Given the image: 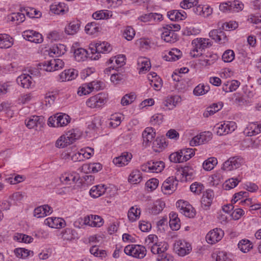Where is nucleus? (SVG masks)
Listing matches in <instances>:
<instances>
[{
	"mask_svg": "<svg viewBox=\"0 0 261 261\" xmlns=\"http://www.w3.org/2000/svg\"><path fill=\"white\" fill-rule=\"evenodd\" d=\"M78 72L74 69L65 70L60 75V82L71 81L75 79L77 76Z\"/></svg>",
	"mask_w": 261,
	"mask_h": 261,
	"instance_id": "nucleus-17",
	"label": "nucleus"
},
{
	"mask_svg": "<svg viewBox=\"0 0 261 261\" xmlns=\"http://www.w3.org/2000/svg\"><path fill=\"white\" fill-rule=\"evenodd\" d=\"M182 53L177 48H173L168 53V55L164 56V59L167 61H175L181 58Z\"/></svg>",
	"mask_w": 261,
	"mask_h": 261,
	"instance_id": "nucleus-24",
	"label": "nucleus"
},
{
	"mask_svg": "<svg viewBox=\"0 0 261 261\" xmlns=\"http://www.w3.org/2000/svg\"><path fill=\"white\" fill-rule=\"evenodd\" d=\"M88 84H83L82 86H80L77 91V94L80 96L86 95L91 93V90L90 89Z\"/></svg>",
	"mask_w": 261,
	"mask_h": 261,
	"instance_id": "nucleus-58",
	"label": "nucleus"
},
{
	"mask_svg": "<svg viewBox=\"0 0 261 261\" xmlns=\"http://www.w3.org/2000/svg\"><path fill=\"white\" fill-rule=\"evenodd\" d=\"M17 83L24 88H29L32 84V78L29 74H21L16 79Z\"/></svg>",
	"mask_w": 261,
	"mask_h": 261,
	"instance_id": "nucleus-19",
	"label": "nucleus"
},
{
	"mask_svg": "<svg viewBox=\"0 0 261 261\" xmlns=\"http://www.w3.org/2000/svg\"><path fill=\"white\" fill-rule=\"evenodd\" d=\"M243 163L244 160L241 156L231 157L223 163L222 169L226 171H231L239 168Z\"/></svg>",
	"mask_w": 261,
	"mask_h": 261,
	"instance_id": "nucleus-7",
	"label": "nucleus"
},
{
	"mask_svg": "<svg viewBox=\"0 0 261 261\" xmlns=\"http://www.w3.org/2000/svg\"><path fill=\"white\" fill-rule=\"evenodd\" d=\"M22 36L25 40L35 43H41L43 41L42 35L33 30L24 31Z\"/></svg>",
	"mask_w": 261,
	"mask_h": 261,
	"instance_id": "nucleus-12",
	"label": "nucleus"
},
{
	"mask_svg": "<svg viewBox=\"0 0 261 261\" xmlns=\"http://www.w3.org/2000/svg\"><path fill=\"white\" fill-rule=\"evenodd\" d=\"M142 179L141 173L138 170H133L128 178V181L133 184L140 182Z\"/></svg>",
	"mask_w": 261,
	"mask_h": 261,
	"instance_id": "nucleus-35",
	"label": "nucleus"
},
{
	"mask_svg": "<svg viewBox=\"0 0 261 261\" xmlns=\"http://www.w3.org/2000/svg\"><path fill=\"white\" fill-rule=\"evenodd\" d=\"M71 144L70 139L67 138L66 135H63L59 138L56 143V146L59 148H64Z\"/></svg>",
	"mask_w": 261,
	"mask_h": 261,
	"instance_id": "nucleus-46",
	"label": "nucleus"
},
{
	"mask_svg": "<svg viewBox=\"0 0 261 261\" xmlns=\"http://www.w3.org/2000/svg\"><path fill=\"white\" fill-rule=\"evenodd\" d=\"M14 252L17 257L22 258H25L30 255L31 253H33V251L22 248H16Z\"/></svg>",
	"mask_w": 261,
	"mask_h": 261,
	"instance_id": "nucleus-45",
	"label": "nucleus"
},
{
	"mask_svg": "<svg viewBox=\"0 0 261 261\" xmlns=\"http://www.w3.org/2000/svg\"><path fill=\"white\" fill-rule=\"evenodd\" d=\"M90 252L92 254L97 257H103L106 255V251L103 250H99L96 246H92L90 249Z\"/></svg>",
	"mask_w": 261,
	"mask_h": 261,
	"instance_id": "nucleus-55",
	"label": "nucleus"
},
{
	"mask_svg": "<svg viewBox=\"0 0 261 261\" xmlns=\"http://www.w3.org/2000/svg\"><path fill=\"white\" fill-rule=\"evenodd\" d=\"M112 50V46L107 42H97L95 43V48H91V56L89 57L92 60H98L100 57V54H107Z\"/></svg>",
	"mask_w": 261,
	"mask_h": 261,
	"instance_id": "nucleus-3",
	"label": "nucleus"
},
{
	"mask_svg": "<svg viewBox=\"0 0 261 261\" xmlns=\"http://www.w3.org/2000/svg\"><path fill=\"white\" fill-rule=\"evenodd\" d=\"M101 169L102 166L99 163L84 164L82 166V170L85 171L86 169H87L88 171H86V172H92L93 173H96L100 171Z\"/></svg>",
	"mask_w": 261,
	"mask_h": 261,
	"instance_id": "nucleus-30",
	"label": "nucleus"
},
{
	"mask_svg": "<svg viewBox=\"0 0 261 261\" xmlns=\"http://www.w3.org/2000/svg\"><path fill=\"white\" fill-rule=\"evenodd\" d=\"M210 89L208 86L199 84L193 90V94L196 96L202 95L207 93Z\"/></svg>",
	"mask_w": 261,
	"mask_h": 261,
	"instance_id": "nucleus-47",
	"label": "nucleus"
},
{
	"mask_svg": "<svg viewBox=\"0 0 261 261\" xmlns=\"http://www.w3.org/2000/svg\"><path fill=\"white\" fill-rule=\"evenodd\" d=\"M45 124V120L42 116H33L27 121L25 120L26 126L29 129L42 128Z\"/></svg>",
	"mask_w": 261,
	"mask_h": 261,
	"instance_id": "nucleus-11",
	"label": "nucleus"
},
{
	"mask_svg": "<svg viewBox=\"0 0 261 261\" xmlns=\"http://www.w3.org/2000/svg\"><path fill=\"white\" fill-rule=\"evenodd\" d=\"M168 18L172 21H178V10H173L170 11L167 13Z\"/></svg>",
	"mask_w": 261,
	"mask_h": 261,
	"instance_id": "nucleus-63",
	"label": "nucleus"
},
{
	"mask_svg": "<svg viewBox=\"0 0 261 261\" xmlns=\"http://www.w3.org/2000/svg\"><path fill=\"white\" fill-rule=\"evenodd\" d=\"M80 23L78 21L70 22L65 28V32L67 35H73L79 30Z\"/></svg>",
	"mask_w": 261,
	"mask_h": 261,
	"instance_id": "nucleus-28",
	"label": "nucleus"
},
{
	"mask_svg": "<svg viewBox=\"0 0 261 261\" xmlns=\"http://www.w3.org/2000/svg\"><path fill=\"white\" fill-rule=\"evenodd\" d=\"M106 190L104 185L93 186L90 191V195L93 198H97L105 194Z\"/></svg>",
	"mask_w": 261,
	"mask_h": 261,
	"instance_id": "nucleus-23",
	"label": "nucleus"
},
{
	"mask_svg": "<svg viewBox=\"0 0 261 261\" xmlns=\"http://www.w3.org/2000/svg\"><path fill=\"white\" fill-rule=\"evenodd\" d=\"M48 38L50 39L51 41H57L61 39L63 37V34L56 31H54L51 32H50L48 35Z\"/></svg>",
	"mask_w": 261,
	"mask_h": 261,
	"instance_id": "nucleus-61",
	"label": "nucleus"
},
{
	"mask_svg": "<svg viewBox=\"0 0 261 261\" xmlns=\"http://www.w3.org/2000/svg\"><path fill=\"white\" fill-rule=\"evenodd\" d=\"M181 174L185 177L186 180H190L193 177L194 171L191 167L186 166L182 168Z\"/></svg>",
	"mask_w": 261,
	"mask_h": 261,
	"instance_id": "nucleus-52",
	"label": "nucleus"
},
{
	"mask_svg": "<svg viewBox=\"0 0 261 261\" xmlns=\"http://www.w3.org/2000/svg\"><path fill=\"white\" fill-rule=\"evenodd\" d=\"M176 206L180 212L188 218H194L196 215V211L194 207L187 201L178 200L176 202Z\"/></svg>",
	"mask_w": 261,
	"mask_h": 261,
	"instance_id": "nucleus-8",
	"label": "nucleus"
},
{
	"mask_svg": "<svg viewBox=\"0 0 261 261\" xmlns=\"http://www.w3.org/2000/svg\"><path fill=\"white\" fill-rule=\"evenodd\" d=\"M234 59V53L232 50H226L222 55V59L225 62H230Z\"/></svg>",
	"mask_w": 261,
	"mask_h": 261,
	"instance_id": "nucleus-56",
	"label": "nucleus"
},
{
	"mask_svg": "<svg viewBox=\"0 0 261 261\" xmlns=\"http://www.w3.org/2000/svg\"><path fill=\"white\" fill-rule=\"evenodd\" d=\"M204 186L200 182H195L190 186L191 192L198 195L204 191Z\"/></svg>",
	"mask_w": 261,
	"mask_h": 261,
	"instance_id": "nucleus-50",
	"label": "nucleus"
},
{
	"mask_svg": "<svg viewBox=\"0 0 261 261\" xmlns=\"http://www.w3.org/2000/svg\"><path fill=\"white\" fill-rule=\"evenodd\" d=\"M66 46L62 44H58L54 45L50 48L49 55L50 56H53L54 55H56L60 56L64 55L66 52Z\"/></svg>",
	"mask_w": 261,
	"mask_h": 261,
	"instance_id": "nucleus-26",
	"label": "nucleus"
},
{
	"mask_svg": "<svg viewBox=\"0 0 261 261\" xmlns=\"http://www.w3.org/2000/svg\"><path fill=\"white\" fill-rule=\"evenodd\" d=\"M12 38L7 34H0V48H8L12 46L13 42L11 41Z\"/></svg>",
	"mask_w": 261,
	"mask_h": 261,
	"instance_id": "nucleus-31",
	"label": "nucleus"
},
{
	"mask_svg": "<svg viewBox=\"0 0 261 261\" xmlns=\"http://www.w3.org/2000/svg\"><path fill=\"white\" fill-rule=\"evenodd\" d=\"M146 248L140 245H134V257L142 259L143 258L146 254Z\"/></svg>",
	"mask_w": 261,
	"mask_h": 261,
	"instance_id": "nucleus-34",
	"label": "nucleus"
},
{
	"mask_svg": "<svg viewBox=\"0 0 261 261\" xmlns=\"http://www.w3.org/2000/svg\"><path fill=\"white\" fill-rule=\"evenodd\" d=\"M192 45L193 48L191 52V55L193 57H197L199 55H202V51L206 47H210L212 43L210 41L209 39L203 38H197L192 41Z\"/></svg>",
	"mask_w": 261,
	"mask_h": 261,
	"instance_id": "nucleus-1",
	"label": "nucleus"
},
{
	"mask_svg": "<svg viewBox=\"0 0 261 261\" xmlns=\"http://www.w3.org/2000/svg\"><path fill=\"white\" fill-rule=\"evenodd\" d=\"M212 261H228V257L224 251H216L212 255Z\"/></svg>",
	"mask_w": 261,
	"mask_h": 261,
	"instance_id": "nucleus-43",
	"label": "nucleus"
},
{
	"mask_svg": "<svg viewBox=\"0 0 261 261\" xmlns=\"http://www.w3.org/2000/svg\"><path fill=\"white\" fill-rule=\"evenodd\" d=\"M141 64L140 67L139 73H144L148 71L150 67L151 64L150 61L146 58H141L138 61V64Z\"/></svg>",
	"mask_w": 261,
	"mask_h": 261,
	"instance_id": "nucleus-39",
	"label": "nucleus"
},
{
	"mask_svg": "<svg viewBox=\"0 0 261 261\" xmlns=\"http://www.w3.org/2000/svg\"><path fill=\"white\" fill-rule=\"evenodd\" d=\"M217 160L216 158L211 157L205 161L203 163V169L207 171L212 170L217 164Z\"/></svg>",
	"mask_w": 261,
	"mask_h": 261,
	"instance_id": "nucleus-41",
	"label": "nucleus"
},
{
	"mask_svg": "<svg viewBox=\"0 0 261 261\" xmlns=\"http://www.w3.org/2000/svg\"><path fill=\"white\" fill-rule=\"evenodd\" d=\"M89 55L88 51L83 48H78L74 50V58L78 62L84 61Z\"/></svg>",
	"mask_w": 261,
	"mask_h": 261,
	"instance_id": "nucleus-27",
	"label": "nucleus"
},
{
	"mask_svg": "<svg viewBox=\"0 0 261 261\" xmlns=\"http://www.w3.org/2000/svg\"><path fill=\"white\" fill-rule=\"evenodd\" d=\"M23 11L30 18H40L41 16V12L34 8L27 7L24 8Z\"/></svg>",
	"mask_w": 261,
	"mask_h": 261,
	"instance_id": "nucleus-42",
	"label": "nucleus"
},
{
	"mask_svg": "<svg viewBox=\"0 0 261 261\" xmlns=\"http://www.w3.org/2000/svg\"><path fill=\"white\" fill-rule=\"evenodd\" d=\"M80 176L76 172H72L70 173H65L62 175L60 178L61 181L66 184H71V182L74 183L79 180Z\"/></svg>",
	"mask_w": 261,
	"mask_h": 261,
	"instance_id": "nucleus-22",
	"label": "nucleus"
},
{
	"mask_svg": "<svg viewBox=\"0 0 261 261\" xmlns=\"http://www.w3.org/2000/svg\"><path fill=\"white\" fill-rule=\"evenodd\" d=\"M158 261H173V257L170 254L163 252V253L158 255L157 258Z\"/></svg>",
	"mask_w": 261,
	"mask_h": 261,
	"instance_id": "nucleus-64",
	"label": "nucleus"
},
{
	"mask_svg": "<svg viewBox=\"0 0 261 261\" xmlns=\"http://www.w3.org/2000/svg\"><path fill=\"white\" fill-rule=\"evenodd\" d=\"M175 96L168 97L163 102V106L168 107L169 109H173L176 105L175 102Z\"/></svg>",
	"mask_w": 261,
	"mask_h": 261,
	"instance_id": "nucleus-60",
	"label": "nucleus"
},
{
	"mask_svg": "<svg viewBox=\"0 0 261 261\" xmlns=\"http://www.w3.org/2000/svg\"><path fill=\"white\" fill-rule=\"evenodd\" d=\"M8 19L18 25L24 21L25 15L22 13H13L8 16Z\"/></svg>",
	"mask_w": 261,
	"mask_h": 261,
	"instance_id": "nucleus-36",
	"label": "nucleus"
},
{
	"mask_svg": "<svg viewBox=\"0 0 261 261\" xmlns=\"http://www.w3.org/2000/svg\"><path fill=\"white\" fill-rule=\"evenodd\" d=\"M54 59L46 61L39 64L40 68L46 71H55V65L53 62Z\"/></svg>",
	"mask_w": 261,
	"mask_h": 261,
	"instance_id": "nucleus-40",
	"label": "nucleus"
},
{
	"mask_svg": "<svg viewBox=\"0 0 261 261\" xmlns=\"http://www.w3.org/2000/svg\"><path fill=\"white\" fill-rule=\"evenodd\" d=\"M223 104L222 102L219 103H213L212 106L208 107L203 113V116L204 117H208L211 115L214 114L216 112H218L222 109Z\"/></svg>",
	"mask_w": 261,
	"mask_h": 261,
	"instance_id": "nucleus-29",
	"label": "nucleus"
},
{
	"mask_svg": "<svg viewBox=\"0 0 261 261\" xmlns=\"http://www.w3.org/2000/svg\"><path fill=\"white\" fill-rule=\"evenodd\" d=\"M230 6L231 7L232 11H239L243 9L244 5L238 1L230 2Z\"/></svg>",
	"mask_w": 261,
	"mask_h": 261,
	"instance_id": "nucleus-62",
	"label": "nucleus"
},
{
	"mask_svg": "<svg viewBox=\"0 0 261 261\" xmlns=\"http://www.w3.org/2000/svg\"><path fill=\"white\" fill-rule=\"evenodd\" d=\"M224 234L222 229L215 228L210 231L206 236V240L208 244H213L221 240Z\"/></svg>",
	"mask_w": 261,
	"mask_h": 261,
	"instance_id": "nucleus-14",
	"label": "nucleus"
},
{
	"mask_svg": "<svg viewBox=\"0 0 261 261\" xmlns=\"http://www.w3.org/2000/svg\"><path fill=\"white\" fill-rule=\"evenodd\" d=\"M177 185L178 180L175 177H169L163 183L162 190L165 194H170L176 189Z\"/></svg>",
	"mask_w": 261,
	"mask_h": 261,
	"instance_id": "nucleus-10",
	"label": "nucleus"
},
{
	"mask_svg": "<svg viewBox=\"0 0 261 261\" xmlns=\"http://www.w3.org/2000/svg\"><path fill=\"white\" fill-rule=\"evenodd\" d=\"M70 117L65 113H57L53 117L48 118V124L53 127H62L67 125L70 121Z\"/></svg>",
	"mask_w": 261,
	"mask_h": 261,
	"instance_id": "nucleus-4",
	"label": "nucleus"
},
{
	"mask_svg": "<svg viewBox=\"0 0 261 261\" xmlns=\"http://www.w3.org/2000/svg\"><path fill=\"white\" fill-rule=\"evenodd\" d=\"M215 127L217 129V134L222 136L233 132L237 127V125L234 122L229 121L227 123L217 124Z\"/></svg>",
	"mask_w": 261,
	"mask_h": 261,
	"instance_id": "nucleus-9",
	"label": "nucleus"
},
{
	"mask_svg": "<svg viewBox=\"0 0 261 261\" xmlns=\"http://www.w3.org/2000/svg\"><path fill=\"white\" fill-rule=\"evenodd\" d=\"M92 17L94 19L97 20L108 19L109 17V14L108 11H100L94 13L92 15Z\"/></svg>",
	"mask_w": 261,
	"mask_h": 261,
	"instance_id": "nucleus-57",
	"label": "nucleus"
},
{
	"mask_svg": "<svg viewBox=\"0 0 261 261\" xmlns=\"http://www.w3.org/2000/svg\"><path fill=\"white\" fill-rule=\"evenodd\" d=\"M45 225L54 228H61L66 225L65 220L61 218L48 217L44 221Z\"/></svg>",
	"mask_w": 261,
	"mask_h": 261,
	"instance_id": "nucleus-15",
	"label": "nucleus"
},
{
	"mask_svg": "<svg viewBox=\"0 0 261 261\" xmlns=\"http://www.w3.org/2000/svg\"><path fill=\"white\" fill-rule=\"evenodd\" d=\"M198 3V0H184L180 2V6L182 9H187L194 7Z\"/></svg>",
	"mask_w": 261,
	"mask_h": 261,
	"instance_id": "nucleus-51",
	"label": "nucleus"
},
{
	"mask_svg": "<svg viewBox=\"0 0 261 261\" xmlns=\"http://www.w3.org/2000/svg\"><path fill=\"white\" fill-rule=\"evenodd\" d=\"M155 136V133L152 127H147L142 133L143 144L145 146H149Z\"/></svg>",
	"mask_w": 261,
	"mask_h": 261,
	"instance_id": "nucleus-16",
	"label": "nucleus"
},
{
	"mask_svg": "<svg viewBox=\"0 0 261 261\" xmlns=\"http://www.w3.org/2000/svg\"><path fill=\"white\" fill-rule=\"evenodd\" d=\"M135 35V31L134 29L132 27H126L123 33V36L125 38L126 40L130 41L134 38Z\"/></svg>",
	"mask_w": 261,
	"mask_h": 261,
	"instance_id": "nucleus-54",
	"label": "nucleus"
},
{
	"mask_svg": "<svg viewBox=\"0 0 261 261\" xmlns=\"http://www.w3.org/2000/svg\"><path fill=\"white\" fill-rule=\"evenodd\" d=\"M212 139V134L209 132H204L194 137L190 142L191 146H195L205 143Z\"/></svg>",
	"mask_w": 261,
	"mask_h": 261,
	"instance_id": "nucleus-13",
	"label": "nucleus"
},
{
	"mask_svg": "<svg viewBox=\"0 0 261 261\" xmlns=\"http://www.w3.org/2000/svg\"><path fill=\"white\" fill-rule=\"evenodd\" d=\"M132 158V155L131 153L124 152L121 156L114 158L113 162L115 165L119 167H121L123 165H127Z\"/></svg>",
	"mask_w": 261,
	"mask_h": 261,
	"instance_id": "nucleus-18",
	"label": "nucleus"
},
{
	"mask_svg": "<svg viewBox=\"0 0 261 261\" xmlns=\"http://www.w3.org/2000/svg\"><path fill=\"white\" fill-rule=\"evenodd\" d=\"M174 250L179 256H184L191 252L192 246L186 241L179 240L174 244Z\"/></svg>",
	"mask_w": 261,
	"mask_h": 261,
	"instance_id": "nucleus-6",
	"label": "nucleus"
},
{
	"mask_svg": "<svg viewBox=\"0 0 261 261\" xmlns=\"http://www.w3.org/2000/svg\"><path fill=\"white\" fill-rule=\"evenodd\" d=\"M61 238L64 240L72 241L78 238V233L74 229L66 228L61 233Z\"/></svg>",
	"mask_w": 261,
	"mask_h": 261,
	"instance_id": "nucleus-20",
	"label": "nucleus"
},
{
	"mask_svg": "<svg viewBox=\"0 0 261 261\" xmlns=\"http://www.w3.org/2000/svg\"><path fill=\"white\" fill-rule=\"evenodd\" d=\"M194 154V151L191 148L181 149L179 151L172 153L169 156L171 162L182 163L191 159Z\"/></svg>",
	"mask_w": 261,
	"mask_h": 261,
	"instance_id": "nucleus-2",
	"label": "nucleus"
},
{
	"mask_svg": "<svg viewBox=\"0 0 261 261\" xmlns=\"http://www.w3.org/2000/svg\"><path fill=\"white\" fill-rule=\"evenodd\" d=\"M240 181L237 178H231L226 180L224 183V188L228 190L236 187Z\"/></svg>",
	"mask_w": 261,
	"mask_h": 261,
	"instance_id": "nucleus-53",
	"label": "nucleus"
},
{
	"mask_svg": "<svg viewBox=\"0 0 261 261\" xmlns=\"http://www.w3.org/2000/svg\"><path fill=\"white\" fill-rule=\"evenodd\" d=\"M66 5L64 3H59L58 4L51 5L50 6V11L56 14H59L65 11Z\"/></svg>",
	"mask_w": 261,
	"mask_h": 261,
	"instance_id": "nucleus-44",
	"label": "nucleus"
},
{
	"mask_svg": "<svg viewBox=\"0 0 261 261\" xmlns=\"http://www.w3.org/2000/svg\"><path fill=\"white\" fill-rule=\"evenodd\" d=\"M161 37L166 42L173 43L177 40V35L174 31H169L168 30L163 28Z\"/></svg>",
	"mask_w": 261,
	"mask_h": 261,
	"instance_id": "nucleus-21",
	"label": "nucleus"
},
{
	"mask_svg": "<svg viewBox=\"0 0 261 261\" xmlns=\"http://www.w3.org/2000/svg\"><path fill=\"white\" fill-rule=\"evenodd\" d=\"M219 26L221 27L220 29L226 31H230L236 29L238 27V23L236 21H230L221 23H218Z\"/></svg>",
	"mask_w": 261,
	"mask_h": 261,
	"instance_id": "nucleus-38",
	"label": "nucleus"
},
{
	"mask_svg": "<svg viewBox=\"0 0 261 261\" xmlns=\"http://www.w3.org/2000/svg\"><path fill=\"white\" fill-rule=\"evenodd\" d=\"M84 151L83 149H81V152H77L73 153L71 154L70 152H65L64 154H62L63 158H67L70 157L72 161L73 162H80L83 161L85 159L84 156L83 154Z\"/></svg>",
	"mask_w": 261,
	"mask_h": 261,
	"instance_id": "nucleus-33",
	"label": "nucleus"
},
{
	"mask_svg": "<svg viewBox=\"0 0 261 261\" xmlns=\"http://www.w3.org/2000/svg\"><path fill=\"white\" fill-rule=\"evenodd\" d=\"M140 215V209L135 205L129 208L128 211L127 217L130 221L134 222L139 219Z\"/></svg>",
	"mask_w": 261,
	"mask_h": 261,
	"instance_id": "nucleus-25",
	"label": "nucleus"
},
{
	"mask_svg": "<svg viewBox=\"0 0 261 261\" xmlns=\"http://www.w3.org/2000/svg\"><path fill=\"white\" fill-rule=\"evenodd\" d=\"M107 101V95L104 93L91 97L86 101V105L91 108H100Z\"/></svg>",
	"mask_w": 261,
	"mask_h": 261,
	"instance_id": "nucleus-5",
	"label": "nucleus"
},
{
	"mask_svg": "<svg viewBox=\"0 0 261 261\" xmlns=\"http://www.w3.org/2000/svg\"><path fill=\"white\" fill-rule=\"evenodd\" d=\"M99 29L98 26L95 22L89 23L85 26V31L89 35H93L98 32Z\"/></svg>",
	"mask_w": 261,
	"mask_h": 261,
	"instance_id": "nucleus-48",
	"label": "nucleus"
},
{
	"mask_svg": "<svg viewBox=\"0 0 261 261\" xmlns=\"http://www.w3.org/2000/svg\"><path fill=\"white\" fill-rule=\"evenodd\" d=\"M238 246L240 250L244 253L248 252L253 247L252 243L247 239L241 240L239 242Z\"/></svg>",
	"mask_w": 261,
	"mask_h": 261,
	"instance_id": "nucleus-37",
	"label": "nucleus"
},
{
	"mask_svg": "<svg viewBox=\"0 0 261 261\" xmlns=\"http://www.w3.org/2000/svg\"><path fill=\"white\" fill-rule=\"evenodd\" d=\"M159 185V180L156 178H151L148 180L146 182V187L150 190V191H152L155 190L158 186Z\"/></svg>",
	"mask_w": 261,
	"mask_h": 261,
	"instance_id": "nucleus-59",
	"label": "nucleus"
},
{
	"mask_svg": "<svg viewBox=\"0 0 261 261\" xmlns=\"http://www.w3.org/2000/svg\"><path fill=\"white\" fill-rule=\"evenodd\" d=\"M149 165L151 168V172H161L165 167V164L162 161H149Z\"/></svg>",
	"mask_w": 261,
	"mask_h": 261,
	"instance_id": "nucleus-32",
	"label": "nucleus"
},
{
	"mask_svg": "<svg viewBox=\"0 0 261 261\" xmlns=\"http://www.w3.org/2000/svg\"><path fill=\"white\" fill-rule=\"evenodd\" d=\"M136 99V95L133 93L125 94L121 99L122 106H127L132 103Z\"/></svg>",
	"mask_w": 261,
	"mask_h": 261,
	"instance_id": "nucleus-49",
	"label": "nucleus"
}]
</instances>
